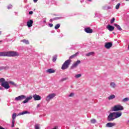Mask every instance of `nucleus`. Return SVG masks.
Instances as JSON below:
<instances>
[{"label":"nucleus","instance_id":"obj_40","mask_svg":"<svg viewBox=\"0 0 129 129\" xmlns=\"http://www.w3.org/2000/svg\"><path fill=\"white\" fill-rule=\"evenodd\" d=\"M49 26L50 28H52V27H53V24L52 23H50L49 24Z\"/></svg>","mask_w":129,"mask_h":129},{"label":"nucleus","instance_id":"obj_11","mask_svg":"<svg viewBox=\"0 0 129 129\" xmlns=\"http://www.w3.org/2000/svg\"><path fill=\"white\" fill-rule=\"evenodd\" d=\"M85 31L86 33H87L88 34H91L93 33V31L92 29H91L90 28L88 27L85 29Z\"/></svg>","mask_w":129,"mask_h":129},{"label":"nucleus","instance_id":"obj_9","mask_svg":"<svg viewBox=\"0 0 129 129\" xmlns=\"http://www.w3.org/2000/svg\"><path fill=\"white\" fill-rule=\"evenodd\" d=\"M27 97L25 95H21L15 98V100L19 101V100H23V99H26Z\"/></svg>","mask_w":129,"mask_h":129},{"label":"nucleus","instance_id":"obj_44","mask_svg":"<svg viewBox=\"0 0 129 129\" xmlns=\"http://www.w3.org/2000/svg\"><path fill=\"white\" fill-rule=\"evenodd\" d=\"M34 3H37L38 0H33Z\"/></svg>","mask_w":129,"mask_h":129},{"label":"nucleus","instance_id":"obj_5","mask_svg":"<svg viewBox=\"0 0 129 129\" xmlns=\"http://www.w3.org/2000/svg\"><path fill=\"white\" fill-rule=\"evenodd\" d=\"M55 96H56V94L55 93L49 94L46 98V101H50V100H51V99H53V98H54Z\"/></svg>","mask_w":129,"mask_h":129},{"label":"nucleus","instance_id":"obj_38","mask_svg":"<svg viewBox=\"0 0 129 129\" xmlns=\"http://www.w3.org/2000/svg\"><path fill=\"white\" fill-rule=\"evenodd\" d=\"M59 19H60V18H59V17H55V18H53V21H56L57 20H59Z\"/></svg>","mask_w":129,"mask_h":129},{"label":"nucleus","instance_id":"obj_49","mask_svg":"<svg viewBox=\"0 0 129 129\" xmlns=\"http://www.w3.org/2000/svg\"><path fill=\"white\" fill-rule=\"evenodd\" d=\"M89 1V2H92V0H88Z\"/></svg>","mask_w":129,"mask_h":129},{"label":"nucleus","instance_id":"obj_23","mask_svg":"<svg viewBox=\"0 0 129 129\" xmlns=\"http://www.w3.org/2000/svg\"><path fill=\"white\" fill-rule=\"evenodd\" d=\"M110 86H111L112 88H115V86H116V85H115L114 82H111L110 84Z\"/></svg>","mask_w":129,"mask_h":129},{"label":"nucleus","instance_id":"obj_27","mask_svg":"<svg viewBox=\"0 0 129 129\" xmlns=\"http://www.w3.org/2000/svg\"><path fill=\"white\" fill-rule=\"evenodd\" d=\"M56 60H57V55L53 56L52 57L53 62H56Z\"/></svg>","mask_w":129,"mask_h":129},{"label":"nucleus","instance_id":"obj_52","mask_svg":"<svg viewBox=\"0 0 129 129\" xmlns=\"http://www.w3.org/2000/svg\"><path fill=\"white\" fill-rule=\"evenodd\" d=\"M17 129H19V128H17Z\"/></svg>","mask_w":129,"mask_h":129},{"label":"nucleus","instance_id":"obj_8","mask_svg":"<svg viewBox=\"0 0 129 129\" xmlns=\"http://www.w3.org/2000/svg\"><path fill=\"white\" fill-rule=\"evenodd\" d=\"M32 97L34 98V100L37 101V100H41L42 99V97L41 96L37 94H34L32 96Z\"/></svg>","mask_w":129,"mask_h":129},{"label":"nucleus","instance_id":"obj_48","mask_svg":"<svg viewBox=\"0 0 129 129\" xmlns=\"http://www.w3.org/2000/svg\"><path fill=\"white\" fill-rule=\"evenodd\" d=\"M3 89V88L0 87V90H2Z\"/></svg>","mask_w":129,"mask_h":129},{"label":"nucleus","instance_id":"obj_26","mask_svg":"<svg viewBox=\"0 0 129 129\" xmlns=\"http://www.w3.org/2000/svg\"><path fill=\"white\" fill-rule=\"evenodd\" d=\"M60 28V24H56L55 27V30H58V29H59Z\"/></svg>","mask_w":129,"mask_h":129},{"label":"nucleus","instance_id":"obj_12","mask_svg":"<svg viewBox=\"0 0 129 129\" xmlns=\"http://www.w3.org/2000/svg\"><path fill=\"white\" fill-rule=\"evenodd\" d=\"M33 20H30L27 22V26L28 28H31V27H33Z\"/></svg>","mask_w":129,"mask_h":129},{"label":"nucleus","instance_id":"obj_6","mask_svg":"<svg viewBox=\"0 0 129 129\" xmlns=\"http://www.w3.org/2000/svg\"><path fill=\"white\" fill-rule=\"evenodd\" d=\"M1 86L2 87L5 88V89H9V88H10V85H9V83L6 81L1 84Z\"/></svg>","mask_w":129,"mask_h":129},{"label":"nucleus","instance_id":"obj_13","mask_svg":"<svg viewBox=\"0 0 129 129\" xmlns=\"http://www.w3.org/2000/svg\"><path fill=\"white\" fill-rule=\"evenodd\" d=\"M114 125H115V123L109 122L106 124V127H112V126H114Z\"/></svg>","mask_w":129,"mask_h":129},{"label":"nucleus","instance_id":"obj_28","mask_svg":"<svg viewBox=\"0 0 129 129\" xmlns=\"http://www.w3.org/2000/svg\"><path fill=\"white\" fill-rule=\"evenodd\" d=\"M119 7H120V4L118 3L115 6L116 10H118L119 9Z\"/></svg>","mask_w":129,"mask_h":129},{"label":"nucleus","instance_id":"obj_36","mask_svg":"<svg viewBox=\"0 0 129 129\" xmlns=\"http://www.w3.org/2000/svg\"><path fill=\"white\" fill-rule=\"evenodd\" d=\"M9 83L10 84H12V85H16V84H15V82H14L10 81V82H9Z\"/></svg>","mask_w":129,"mask_h":129},{"label":"nucleus","instance_id":"obj_2","mask_svg":"<svg viewBox=\"0 0 129 129\" xmlns=\"http://www.w3.org/2000/svg\"><path fill=\"white\" fill-rule=\"evenodd\" d=\"M71 63V59H68L62 65L61 69L62 70H65V69H67L69 68V66L70 65Z\"/></svg>","mask_w":129,"mask_h":129},{"label":"nucleus","instance_id":"obj_35","mask_svg":"<svg viewBox=\"0 0 129 129\" xmlns=\"http://www.w3.org/2000/svg\"><path fill=\"white\" fill-rule=\"evenodd\" d=\"M15 120H12V127H15Z\"/></svg>","mask_w":129,"mask_h":129},{"label":"nucleus","instance_id":"obj_50","mask_svg":"<svg viewBox=\"0 0 129 129\" xmlns=\"http://www.w3.org/2000/svg\"><path fill=\"white\" fill-rule=\"evenodd\" d=\"M1 34H2V32L0 31V35H1Z\"/></svg>","mask_w":129,"mask_h":129},{"label":"nucleus","instance_id":"obj_33","mask_svg":"<svg viewBox=\"0 0 129 129\" xmlns=\"http://www.w3.org/2000/svg\"><path fill=\"white\" fill-rule=\"evenodd\" d=\"M91 123H95L96 122V120L95 119H92L91 120Z\"/></svg>","mask_w":129,"mask_h":129},{"label":"nucleus","instance_id":"obj_46","mask_svg":"<svg viewBox=\"0 0 129 129\" xmlns=\"http://www.w3.org/2000/svg\"><path fill=\"white\" fill-rule=\"evenodd\" d=\"M53 21H54V20H53V19L50 20V22H52Z\"/></svg>","mask_w":129,"mask_h":129},{"label":"nucleus","instance_id":"obj_29","mask_svg":"<svg viewBox=\"0 0 129 129\" xmlns=\"http://www.w3.org/2000/svg\"><path fill=\"white\" fill-rule=\"evenodd\" d=\"M128 100H129V98L126 97V98H124L122 100V102H126V101H128Z\"/></svg>","mask_w":129,"mask_h":129},{"label":"nucleus","instance_id":"obj_21","mask_svg":"<svg viewBox=\"0 0 129 129\" xmlns=\"http://www.w3.org/2000/svg\"><path fill=\"white\" fill-rule=\"evenodd\" d=\"M94 54H95L94 51H92V52H89V53L86 54V56L87 57H89V56H91L92 55H94Z\"/></svg>","mask_w":129,"mask_h":129},{"label":"nucleus","instance_id":"obj_25","mask_svg":"<svg viewBox=\"0 0 129 129\" xmlns=\"http://www.w3.org/2000/svg\"><path fill=\"white\" fill-rule=\"evenodd\" d=\"M16 117H17V113H14L12 115V120H15V119H16Z\"/></svg>","mask_w":129,"mask_h":129},{"label":"nucleus","instance_id":"obj_37","mask_svg":"<svg viewBox=\"0 0 129 129\" xmlns=\"http://www.w3.org/2000/svg\"><path fill=\"white\" fill-rule=\"evenodd\" d=\"M74 96V93H71V94L69 95V97H72Z\"/></svg>","mask_w":129,"mask_h":129},{"label":"nucleus","instance_id":"obj_18","mask_svg":"<svg viewBox=\"0 0 129 129\" xmlns=\"http://www.w3.org/2000/svg\"><path fill=\"white\" fill-rule=\"evenodd\" d=\"M26 113H28V114H30V112L28 111H24L22 112H20L19 113L17 116H19L20 115H23V114H26Z\"/></svg>","mask_w":129,"mask_h":129},{"label":"nucleus","instance_id":"obj_17","mask_svg":"<svg viewBox=\"0 0 129 129\" xmlns=\"http://www.w3.org/2000/svg\"><path fill=\"white\" fill-rule=\"evenodd\" d=\"M46 72L47 73H49L50 74H51L52 73H55V70H54L52 69H49L46 70Z\"/></svg>","mask_w":129,"mask_h":129},{"label":"nucleus","instance_id":"obj_4","mask_svg":"<svg viewBox=\"0 0 129 129\" xmlns=\"http://www.w3.org/2000/svg\"><path fill=\"white\" fill-rule=\"evenodd\" d=\"M16 56H19V53L17 51L7 52V57H16Z\"/></svg>","mask_w":129,"mask_h":129},{"label":"nucleus","instance_id":"obj_31","mask_svg":"<svg viewBox=\"0 0 129 129\" xmlns=\"http://www.w3.org/2000/svg\"><path fill=\"white\" fill-rule=\"evenodd\" d=\"M5 78H1L0 79V83H4V81H5Z\"/></svg>","mask_w":129,"mask_h":129},{"label":"nucleus","instance_id":"obj_42","mask_svg":"<svg viewBox=\"0 0 129 129\" xmlns=\"http://www.w3.org/2000/svg\"><path fill=\"white\" fill-rule=\"evenodd\" d=\"M4 70V67H0V71H2V70Z\"/></svg>","mask_w":129,"mask_h":129},{"label":"nucleus","instance_id":"obj_7","mask_svg":"<svg viewBox=\"0 0 129 129\" xmlns=\"http://www.w3.org/2000/svg\"><path fill=\"white\" fill-rule=\"evenodd\" d=\"M81 63V61L78 60L77 61L75 62L71 67V69H74V68H76L79 64Z\"/></svg>","mask_w":129,"mask_h":129},{"label":"nucleus","instance_id":"obj_16","mask_svg":"<svg viewBox=\"0 0 129 129\" xmlns=\"http://www.w3.org/2000/svg\"><path fill=\"white\" fill-rule=\"evenodd\" d=\"M0 56L8 57V52H0Z\"/></svg>","mask_w":129,"mask_h":129},{"label":"nucleus","instance_id":"obj_32","mask_svg":"<svg viewBox=\"0 0 129 129\" xmlns=\"http://www.w3.org/2000/svg\"><path fill=\"white\" fill-rule=\"evenodd\" d=\"M114 21H115V18H114V17H113L110 21V23L111 24H113V23H114Z\"/></svg>","mask_w":129,"mask_h":129},{"label":"nucleus","instance_id":"obj_10","mask_svg":"<svg viewBox=\"0 0 129 129\" xmlns=\"http://www.w3.org/2000/svg\"><path fill=\"white\" fill-rule=\"evenodd\" d=\"M105 48L106 49H110L112 47V42H106L105 43Z\"/></svg>","mask_w":129,"mask_h":129},{"label":"nucleus","instance_id":"obj_51","mask_svg":"<svg viewBox=\"0 0 129 129\" xmlns=\"http://www.w3.org/2000/svg\"><path fill=\"white\" fill-rule=\"evenodd\" d=\"M128 1H129V0H125L126 2H128Z\"/></svg>","mask_w":129,"mask_h":129},{"label":"nucleus","instance_id":"obj_14","mask_svg":"<svg viewBox=\"0 0 129 129\" xmlns=\"http://www.w3.org/2000/svg\"><path fill=\"white\" fill-rule=\"evenodd\" d=\"M33 98L32 96H30L29 97H27L24 101L22 102L23 103H27V102H29V100H31Z\"/></svg>","mask_w":129,"mask_h":129},{"label":"nucleus","instance_id":"obj_1","mask_svg":"<svg viewBox=\"0 0 129 129\" xmlns=\"http://www.w3.org/2000/svg\"><path fill=\"white\" fill-rule=\"evenodd\" d=\"M120 116H121V112H111L108 116L107 120L108 121H112Z\"/></svg>","mask_w":129,"mask_h":129},{"label":"nucleus","instance_id":"obj_45","mask_svg":"<svg viewBox=\"0 0 129 129\" xmlns=\"http://www.w3.org/2000/svg\"><path fill=\"white\" fill-rule=\"evenodd\" d=\"M37 107H40V104H38V105H37Z\"/></svg>","mask_w":129,"mask_h":129},{"label":"nucleus","instance_id":"obj_47","mask_svg":"<svg viewBox=\"0 0 129 129\" xmlns=\"http://www.w3.org/2000/svg\"><path fill=\"white\" fill-rule=\"evenodd\" d=\"M52 129H57V127L55 126V127H54V128H52Z\"/></svg>","mask_w":129,"mask_h":129},{"label":"nucleus","instance_id":"obj_43","mask_svg":"<svg viewBox=\"0 0 129 129\" xmlns=\"http://www.w3.org/2000/svg\"><path fill=\"white\" fill-rule=\"evenodd\" d=\"M29 15H33V11L29 12Z\"/></svg>","mask_w":129,"mask_h":129},{"label":"nucleus","instance_id":"obj_19","mask_svg":"<svg viewBox=\"0 0 129 129\" xmlns=\"http://www.w3.org/2000/svg\"><path fill=\"white\" fill-rule=\"evenodd\" d=\"M115 98V95L112 94L108 97V100H111L112 99H114Z\"/></svg>","mask_w":129,"mask_h":129},{"label":"nucleus","instance_id":"obj_39","mask_svg":"<svg viewBox=\"0 0 129 129\" xmlns=\"http://www.w3.org/2000/svg\"><path fill=\"white\" fill-rule=\"evenodd\" d=\"M13 7V6H12V5H10L8 7V9L10 10V9H12V7Z\"/></svg>","mask_w":129,"mask_h":129},{"label":"nucleus","instance_id":"obj_24","mask_svg":"<svg viewBox=\"0 0 129 129\" xmlns=\"http://www.w3.org/2000/svg\"><path fill=\"white\" fill-rule=\"evenodd\" d=\"M21 42H23L24 44H26V45H28L29 44V40H26V39H24L21 41Z\"/></svg>","mask_w":129,"mask_h":129},{"label":"nucleus","instance_id":"obj_34","mask_svg":"<svg viewBox=\"0 0 129 129\" xmlns=\"http://www.w3.org/2000/svg\"><path fill=\"white\" fill-rule=\"evenodd\" d=\"M76 78H79L81 77V74H78L75 76Z\"/></svg>","mask_w":129,"mask_h":129},{"label":"nucleus","instance_id":"obj_20","mask_svg":"<svg viewBox=\"0 0 129 129\" xmlns=\"http://www.w3.org/2000/svg\"><path fill=\"white\" fill-rule=\"evenodd\" d=\"M114 26L115 27H116L117 28V29L118 30H119V31H122V29H121V28L120 27V26H119V25L116 24H114Z\"/></svg>","mask_w":129,"mask_h":129},{"label":"nucleus","instance_id":"obj_3","mask_svg":"<svg viewBox=\"0 0 129 129\" xmlns=\"http://www.w3.org/2000/svg\"><path fill=\"white\" fill-rule=\"evenodd\" d=\"M113 111H119V110H123V106L121 105H116L112 108Z\"/></svg>","mask_w":129,"mask_h":129},{"label":"nucleus","instance_id":"obj_15","mask_svg":"<svg viewBox=\"0 0 129 129\" xmlns=\"http://www.w3.org/2000/svg\"><path fill=\"white\" fill-rule=\"evenodd\" d=\"M107 29H108V30H109V31H110V32H112V31H113V30H114V27H113L111 25H108L107 26Z\"/></svg>","mask_w":129,"mask_h":129},{"label":"nucleus","instance_id":"obj_30","mask_svg":"<svg viewBox=\"0 0 129 129\" xmlns=\"http://www.w3.org/2000/svg\"><path fill=\"white\" fill-rule=\"evenodd\" d=\"M35 129H40V124H36L35 126Z\"/></svg>","mask_w":129,"mask_h":129},{"label":"nucleus","instance_id":"obj_41","mask_svg":"<svg viewBox=\"0 0 129 129\" xmlns=\"http://www.w3.org/2000/svg\"><path fill=\"white\" fill-rule=\"evenodd\" d=\"M62 81H65V80H67V78H64L63 79H62Z\"/></svg>","mask_w":129,"mask_h":129},{"label":"nucleus","instance_id":"obj_22","mask_svg":"<svg viewBox=\"0 0 129 129\" xmlns=\"http://www.w3.org/2000/svg\"><path fill=\"white\" fill-rule=\"evenodd\" d=\"M78 54H79L78 52L74 54H73L72 56H71L69 57V60H70V59H73V58L77 57V55H78Z\"/></svg>","mask_w":129,"mask_h":129}]
</instances>
